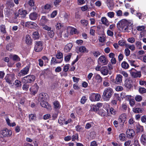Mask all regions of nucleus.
<instances>
[{"label":"nucleus","instance_id":"obj_1","mask_svg":"<svg viewBox=\"0 0 146 146\" xmlns=\"http://www.w3.org/2000/svg\"><path fill=\"white\" fill-rule=\"evenodd\" d=\"M133 24L130 21H127L125 19H123L119 21L117 24V27L122 31H129V27L131 26Z\"/></svg>","mask_w":146,"mask_h":146},{"label":"nucleus","instance_id":"obj_2","mask_svg":"<svg viewBox=\"0 0 146 146\" xmlns=\"http://www.w3.org/2000/svg\"><path fill=\"white\" fill-rule=\"evenodd\" d=\"M113 93V90L110 88H108L104 90L102 97L105 101H108Z\"/></svg>","mask_w":146,"mask_h":146},{"label":"nucleus","instance_id":"obj_3","mask_svg":"<svg viewBox=\"0 0 146 146\" xmlns=\"http://www.w3.org/2000/svg\"><path fill=\"white\" fill-rule=\"evenodd\" d=\"M12 134V131L6 128H4L0 130V138H8L11 137Z\"/></svg>","mask_w":146,"mask_h":146},{"label":"nucleus","instance_id":"obj_4","mask_svg":"<svg viewBox=\"0 0 146 146\" xmlns=\"http://www.w3.org/2000/svg\"><path fill=\"white\" fill-rule=\"evenodd\" d=\"M35 79V76L29 75L23 77L22 79V81L25 83H30L34 82Z\"/></svg>","mask_w":146,"mask_h":146},{"label":"nucleus","instance_id":"obj_5","mask_svg":"<svg viewBox=\"0 0 146 146\" xmlns=\"http://www.w3.org/2000/svg\"><path fill=\"white\" fill-rule=\"evenodd\" d=\"M100 98L101 96L99 94L95 93L91 94L89 97L90 100L92 102L99 101Z\"/></svg>","mask_w":146,"mask_h":146},{"label":"nucleus","instance_id":"obj_6","mask_svg":"<svg viewBox=\"0 0 146 146\" xmlns=\"http://www.w3.org/2000/svg\"><path fill=\"white\" fill-rule=\"evenodd\" d=\"M35 45L34 49L36 52H39L41 51L43 48V43L41 41L35 42Z\"/></svg>","mask_w":146,"mask_h":146},{"label":"nucleus","instance_id":"obj_7","mask_svg":"<svg viewBox=\"0 0 146 146\" xmlns=\"http://www.w3.org/2000/svg\"><path fill=\"white\" fill-rule=\"evenodd\" d=\"M130 71L131 76L134 78H140L141 76V72L137 71L134 68H131Z\"/></svg>","mask_w":146,"mask_h":146},{"label":"nucleus","instance_id":"obj_8","mask_svg":"<svg viewBox=\"0 0 146 146\" xmlns=\"http://www.w3.org/2000/svg\"><path fill=\"white\" fill-rule=\"evenodd\" d=\"M6 82L9 85H12L15 79L13 76L10 75L6 76L5 78Z\"/></svg>","mask_w":146,"mask_h":146},{"label":"nucleus","instance_id":"obj_9","mask_svg":"<svg viewBox=\"0 0 146 146\" xmlns=\"http://www.w3.org/2000/svg\"><path fill=\"white\" fill-rule=\"evenodd\" d=\"M39 87L36 83L34 84L30 88L31 93L33 95H35L37 92Z\"/></svg>","mask_w":146,"mask_h":146},{"label":"nucleus","instance_id":"obj_10","mask_svg":"<svg viewBox=\"0 0 146 146\" xmlns=\"http://www.w3.org/2000/svg\"><path fill=\"white\" fill-rule=\"evenodd\" d=\"M25 26L30 28H35L37 26V25L35 22L28 21L25 23Z\"/></svg>","mask_w":146,"mask_h":146},{"label":"nucleus","instance_id":"obj_11","mask_svg":"<svg viewBox=\"0 0 146 146\" xmlns=\"http://www.w3.org/2000/svg\"><path fill=\"white\" fill-rule=\"evenodd\" d=\"M132 81L130 78H127L125 81L124 85L125 87L130 89L132 87Z\"/></svg>","mask_w":146,"mask_h":146},{"label":"nucleus","instance_id":"obj_12","mask_svg":"<svg viewBox=\"0 0 146 146\" xmlns=\"http://www.w3.org/2000/svg\"><path fill=\"white\" fill-rule=\"evenodd\" d=\"M127 137L129 138L133 137L135 135V132L132 129H129L126 131Z\"/></svg>","mask_w":146,"mask_h":146},{"label":"nucleus","instance_id":"obj_13","mask_svg":"<svg viewBox=\"0 0 146 146\" xmlns=\"http://www.w3.org/2000/svg\"><path fill=\"white\" fill-rule=\"evenodd\" d=\"M30 66H29L25 67L21 70L20 72V74L22 76H24L27 74L29 72Z\"/></svg>","mask_w":146,"mask_h":146},{"label":"nucleus","instance_id":"obj_14","mask_svg":"<svg viewBox=\"0 0 146 146\" xmlns=\"http://www.w3.org/2000/svg\"><path fill=\"white\" fill-rule=\"evenodd\" d=\"M98 61L99 63L105 64L107 63V60L106 57L104 56H101L98 59Z\"/></svg>","mask_w":146,"mask_h":146},{"label":"nucleus","instance_id":"obj_15","mask_svg":"<svg viewBox=\"0 0 146 146\" xmlns=\"http://www.w3.org/2000/svg\"><path fill=\"white\" fill-rule=\"evenodd\" d=\"M39 102H40V104L42 107L46 108L48 110L51 109V106L48 104L46 101L42 100V101H41Z\"/></svg>","mask_w":146,"mask_h":146},{"label":"nucleus","instance_id":"obj_16","mask_svg":"<svg viewBox=\"0 0 146 146\" xmlns=\"http://www.w3.org/2000/svg\"><path fill=\"white\" fill-rule=\"evenodd\" d=\"M63 54L59 51H57L56 57L60 63L63 60Z\"/></svg>","mask_w":146,"mask_h":146},{"label":"nucleus","instance_id":"obj_17","mask_svg":"<svg viewBox=\"0 0 146 146\" xmlns=\"http://www.w3.org/2000/svg\"><path fill=\"white\" fill-rule=\"evenodd\" d=\"M47 96L44 93H41L39 94L38 101V102L43 101H46L47 99Z\"/></svg>","mask_w":146,"mask_h":146},{"label":"nucleus","instance_id":"obj_18","mask_svg":"<svg viewBox=\"0 0 146 146\" xmlns=\"http://www.w3.org/2000/svg\"><path fill=\"white\" fill-rule=\"evenodd\" d=\"M100 72L102 75H107L108 73V69L106 66H103L101 68Z\"/></svg>","mask_w":146,"mask_h":146},{"label":"nucleus","instance_id":"obj_19","mask_svg":"<svg viewBox=\"0 0 146 146\" xmlns=\"http://www.w3.org/2000/svg\"><path fill=\"white\" fill-rule=\"evenodd\" d=\"M126 119V115L125 114H121L119 117L118 120L120 122L124 123Z\"/></svg>","mask_w":146,"mask_h":146},{"label":"nucleus","instance_id":"obj_20","mask_svg":"<svg viewBox=\"0 0 146 146\" xmlns=\"http://www.w3.org/2000/svg\"><path fill=\"white\" fill-rule=\"evenodd\" d=\"M72 46V44L71 43L67 44L65 46L64 48V51L66 52H69Z\"/></svg>","mask_w":146,"mask_h":146},{"label":"nucleus","instance_id":"obj_21","mask_svg":"<svg viewBox=\"0 0 146 146\" xmlns=\"http://www.w3.org/2000/svg\"><path fill=\"white\" fill-rule=\"evenodd\" d=\"M37 17V14L35 12H33L31 13L29 15V18L32 20H36Z\"/></svg>","mask_w":146,"mask_h":146},{"label":"nucleus","instance_id":"obj_22","mask_svg":"<svg viewBox=\"0 0 146 146\" xmlns=\"http://www.w3.org/2000/svg\"><path fill=\"white\" fill-rule=\"evenodd\" d=\"M48 21V20L45 16H42L40 20V25L42 26L45 25Z\"/></svg>","mask_w":146,"mask_h":146},{"label":"nucleus","instance_id":"obj_23","mask_svg":"<svg viewBox=\"0 0 146 146\" xmlns=\"http://www.w3.org/2000/svg\"><path fill=\"white\" fill-rule=\"evenodd\" d=\"M122 76L120 74H117L115 78V83L119 84L121 83L122 81Z\"/></svg>","mask_w":146,"mask_h":146},{"label":"nucleus","instance_id":"obj_24","mask_svg":"<svg viewBox=\"0 0 146 146\" xmlns=\"http://www.w3.org/2000/svg\"><path fill=\"white\" fill-rule=\"evenodd\" d=\"M141 141L143 145H145L146 144V135L145 134L142 135L141 139Z\"/></svg>","mask_w":146,"mask_h":146},{"label":"nucleus","instance_id":"obj_25","mask_svg":"<svg viewBox=\"0 0 146 146\" xmlns=\"http://www.w3.org/2000/svg\"><path fill=\"white\" fill-rule=\"evenodd\" d=\"M6 122L8 125L10 127H13L16 125V123L15 122H13L11 123H10V120L8 117H6Z\"/></svg>","mask_w":146,"mask_h":146},{"label":"nucleus","instance_id":"obj_26","mask_svg":"<svg viewBox=\"0 0 146 146\" xmlns=\"http://www.w3.org/2000/svg\"><path fill=\"white\" fill-rule=\"evenodd\" d=\"M95 78L98 83H100L102 82V78L99 74H97L96 75Z\"/></svg>","mask_w":146,"mask_h":146},{"label":"nucleus","instance_id":"obj_27","mask_svg":"<svg viewBox=\"0 0 146 146\" xmlns=\"http://www.w3.org/2000/svg\"><path fill=\"white\" fill-rule=\"evenodd\" d=\"M79 51L81 52L87 53L88 50L84 46H81L79 48Z\"/></svg>","mask_w":146,"mask_h":146},{"label":"nucleus","instance_id":"obj_28","mask_svg":"<svg viewBox=\"0 0 146 146\" xmlns=\"http://www.w3.org/2000/svg\"><path fill=\"white\" fill-rule=\"evenodd\" d=\"M19 14L22 17L24 18L27 13V11L25 10H20Z\"/></svg>","mask_w":146,"mask_h":146},{"label":"nucleus","instance_id":"obj_29","mask_svg":"<svg viewBox=\"0 0 146 146\" xmlns=\"http://www.w3.org/2000/svg\"><path fill=\"white\" fill-rule=\"evenodd\" d=\"M101 21L103 24L107 26L108 25V21L106 17H102L101 19Z\"/></svg>","mask_w":146,"mask_h":146},{"label":"nucleus","instance_id":"obj_30","mask_svg":"<svg viewBox=\"0 0 146 146\" xmlns=\"http://www.w3.org/2000/svg\"><path fill=\"white\" fill-rule=\"evenodd\" d=\"M51 64H55L60 63L57 59L55 57H52L51 60Z\"/></svg>","mask_w":146,"mask_h":146},{"label":"nucleus","instance_id":"obj_31","mask_svg":"<svg viewBox=\"0 0 146 146\" xmlns=\"http://www.w3.org/2000/svg\"><path fill=\"white\" fill-rule=\"evenodd\" d=\"M121 66L123 68L125 69H127L128 68L129 66L128 63L125 61H123L122 63Z\"/></svg>","mask_w":146,"mask_h":146},{"label":"nucleus","instance_id":"obj_32","mask_svg":"<svg viewBox=\"0 0 146 146\" xmlns=\"http://www.w3.org/2000/svg\"><path fill=\"white\" fill-rule=\"evenodd\" d=\"M0 30L1 32L3 34H6V31L5 27L4 25H1L0 27Z\"/></svg>","mask_w":146,"mask_h":146},{"label":"nucleus","instance_id":"obj_33","mask_svg":"<svg viewBox=\"0 0 146 146\" xmlns=\"http://www.w3.org/2000/svg\"><path fill=\"white\" fill-rule=\"evenodd\" d=\"M119 140L121 141H124L125 140V135L124 133L120 134L119 137Z\"/></svg>","mask_w":146,"mask_h":146},{"label":"nucleus","instance_id":"obj_34","mask_svg":"<svg viewBox=\"0 0 146 146\" xmlns=\"http://www.w3.org/2000/svg\"><path fill=\"white\" fill-rule=\"evenodd\" d=\"M25 42L27 44H30L31 42V37L29 35H27L25 37Z\"/></svg>","mask_w":146,"mask_h":146},{"label":"nucleus","instance_id":"obj_35","mask_svg":"<svg viewBox=\"0 0 146 146\" xmlns=\"http://www.w3.org/2000/svg\"><path fill=\"white\" fill-rule=\"evenodd\" d=\"M14 84L15 86V88H18L21 86V82L18 80H16L15 81Z\"/></svg>","mask_w":146,"mask_h":146},{"label":"nucleus","instance_id":"obj_36","mask_svg":"<svg viewBox=\"0 0 146 146\" xmlns=\"http://www.w3.org/2000/svg\"><path fill=\"white\" fill-rule=\"evenodd\" d=\"M33 37L34 39H37L39 37V35L37 32H35L33 34Z\"/></svg>","mask_w":146,"mask_h":146},{"label":"nucleus","instance_id":"obj_37","mask_svg":"<svg viewBox=\"0 0 146 146\" xmlns=\"http://www.w3.org/2000/svg\"><path fill=\"white\" fill-rule=\"evenodd\" d=\"M62 26V24L59 22H58L55 25V27L56 30H59L60 29Z\"/></svg>","mask_w":146,"mask_h":146},{"label":"nucleus","instance_id":"obj_38","mask_svg":"<svg viewBox=\"0 0 146 146\" xmlns=\"http://www.w3.org/2000/svg\"><path fill=\"white\" fill-rule=\"evenodd\" d=\"M133 111L134 112L136 113H139L140 112L141 113L142 112L141 109L139 108H133Z\"/></svg>","mask_w":146,"mask_h":146},{"label":"nucleus","instance_id":"obj_39","mask_svg":"<svg viewBox=\"0 0 146 146\" xmlns=\"http://www.w3.org/2000/svg\"><path fill=\"white\" fill-rule=\"evenodd\" d=\"M105 80L104 81L103 84L105 86H108L110 85V83L108 82V80L107 78H104Z\"/></svg>","mask_w":146,"mask_h":146},{"label":"nucleus","instance_id":"obj_40","mask_svg":"<svg viewBox=\"0 0 146 146\" xmlns=\"http://www.w3.org/2000/svg\"><path fill=\"white\" fill-rule=\"evenodd\" d=\"M72 140L73 141H75L76 140H78V136L77 133L73 135L72 137Z\"/></svg>","mask_w":146,"mask_h":146},{"label":"nucleus","instance_id":"obj_41","mask_svg":"<svg viewBox=\"0 0 146 146\" xmlns=\"http://www.w3.org/2000/svg\"><path fill=\"white\" fill-rule=\"evenodd\" d=\"M12 59L13 60L18 61H20V58L17 55H14L12 56Z\"/></svg>","mask_w":146,"mask_h":146},{"label":"nucleus","instance_id":"obj_42","mask_svg":"<svg viewBox=\"0 0 146 146\" xmlns=\"http://www.w3.org/2000/svg\"><path fill=\"white\" fill-rule=\"evenodd\" d=\"M48 34L50 38H52L54 37V33L53 30H50V31H49L48 32Z\"/></svg>","mask_w":146,"mask_h":146},{"label":"nucleus","instance_id":"obj_43","mask_svg":"<svg viewBox=\"0 0 146 146\" xmlns=\"http://www.w3.org/2000/svg\"><path fill=\"white\" fill-rule=\"evenodd\" d=\"M98 114L102 117L106 115L105 111L102 109H100L98 112Z\"/></svg>","mask_w":146,"mask_h":146},{"label":"nucleus","instance_id":"obj_44","mask_svg":"<svg viewBox=\"0 0 146 146\" xmlns=\"http://www.w3.org/2000/svg\"><path fill=\"white\" fill-rule=\"evenodd\" d=\"M145 27L144 26H138L136 27V29L138 31H141L144 30L145 29Z\"/></svg>","mask_w":146,"mask_h":146},{"label":"nucleus","instance_id":"obj_45","mask_svg":"<svg viewBox=\"0 0 146 146\" xmlns=\"http://www.w3.org/2000/svg\"><path fill=\"white\" fill-rule=\"evenodd\" d=\"M135 99L137 102H140L142 100V98L140 95H137L135 98Z\"/></svg>","mask_w":146,"mask_h":146},{"label":"nucleus","instance_id":"obj_46","mask_svg":"<svg viewBox=\"0 0 146 146\" xmlns=\"http://www.w3.org/2000/svg\"><path fill=\"white\" fill-rule=\"evenodd\" d=\"M29 117L30 121L36 119V116L35 115L30 114L29 115Z\"/></svg>","mask_w":146,"mask_h":146},{"label":"nucleus","instance_id":"obj_47","mask_svg":"<svg viewBox=\"0 0 146 146\" xmlns=\"http://www.w3.org/2000/svg\"><path fill=\"white\" fill-rule=\"evenodd\" d=\"M107 5L110 9H111L113 7V3L112 1L109 2L108 0L107 3Z\"/></svg>","mask_w":146,"mask_h":146},{"label":"nucleus","instance_id":"obj_48","mask_svg":"<svg viewBox=\"0 0 146 146\" xmlns=\"http://www.w3.org/2000/svg\"><path fill=\"white\" fill-rule=\"evenodd\" d=\"M62 15L64 20L66 21H68L69 17V15L66 13H64L62 14Z\"/></svg>","mask_w":146,"mask_h":146},{"label":"nucleus","instance_id":"obj_49","mask_svg":"<svg viewBox=\"0 0 146 146\" xmlns=\"http://www.w3.org/2000/svg\"><path fill=\"white\" fill-rule=\"evenodd\" d=\"M43 29L46 30L48 31L51 30V28L45 25H44L42 26Z\"/></svg>","mask_w":146,"mask_h":146},{"label":"nucleus","instance_id":"obj_50","mask_svg":"<svg viewBox=\"0 0 146 146\" xmlns=\"http://www.w3.org/2000/svg\"><path fill=\"white\" fill-rule=\"evenodd\" d=\"M71 54H69L64 57V60L66 62L69 61L71 56Z\"/></svg>","mask_w":146,"mask_h":146},{"label":"nucleus","instance_id":"obj_51","mask_svg":"<svg viewBox=\"0 0 146 146\" xmlns=\"http://www.w3.org/2000/svg\"><path fill=\"white\" fill-rule=\"evenodd\" d=\"M136 131L137 133L143 131V128L142 126L137 125L136 127Z\"/></svg>","mask_w":146,"mask_h":146},{"label":"nucleus","instance_id":"obj_52","mask_svg":"<svg viewBox=\"0 0 146 146\" xmlns=\"http://www.w3.org/2000/svg\"><path fill=\"white\" fill-rule=\"evenodd\" d=\"M87 100V98L85 96H82L81 99L80 103L82 104H84L86 102Z\"/></svg>","mask_w":146,"mask_h":146},{"label":"nucleus","instance_id":"obj_53","mask_svg":"<svg viewBox=\"0 0 146 146\" xmlns=\"http://www.w3.org/2000/svg\"><path fill=\"white\" fill-rule=\"evenodd\" d=\"M91 110L94 111H97L98 110V108L96 105H93L91 107Z\"/></svg>","mask_w":146,"mask_h":146},{"label":"nucleus","instance_id":"obj_54","mask_svg":"<svg viewBox=\"0 0 146 146\" xmlns=\"http://www.w3.org/2000/svg\"><path fill=\"white\" fill-rule=\"evenodd\" d=\"M70 33L72 35L76 34L77 33V30L74 28L71 27Z\"/></svg>","mask_w":146,"mask_h":146},{"label":"nucleus","instance_id":"obj_55","mask_svg":"<svg viewBox=\"0 0 146 146\" xmlns=\"http://www.w3.org/2000/svg\"><path fill=\"white\" fill-rule=\"evenodd\" d=\"M54 108H59L60 106L59 102L58 101H55L54 103Z\"/></svg>","mask_w":146,"mask_h":146},{"label":"nucleus","instance_id":"obj_56","mask_svg":"<svg viewBox=\"0 0 146 146\" xmlns=\"http://www.w3.org/2000/svg\"><path fill=\"white\" fill-rule=\"evenodd\" d=\"M136 45L137 47L139 49H140L141 48V42L137 41L136 42Z\"/></svg>","mask_w":146,"mask_h":146},{"label":"nucleus","instance_id":"obj_57","mask_svg":"<svg viewBox=\"0 0 146 146\" xmlns=\"http://www.w3.org/2000/svg\"><path fill=\"white\" fill-rule=\"evenodd\" d=\"M29 87V84H25L23 85L22 88L23 90L27 91L28 90Z\"/></svg>","mask_w":146,"mask_h":146},{"label":"nucleus","instance_id":"obj_58","mask_svg":"<svg viewBox=\"0 0 146 146\" xmlns=\"http://www.w3.org/2000/svg\"><path fill=\"white\" fill-rule=\"evenodd\" d=\"M139 91L140 93L143 94L146 92V90L144 88L141 87L139 88Z\"/></svg>","mask_w":146,"mask_h":146},{"label":"nucleus","instance_id":"obj_59","mask_svg":"<svg viewBox=\"0 0 146 146\" xmlns=\"http://www.w3.org/2000/svg\"><path fill=\"white\" fill-rule=\"evenodd\" d=\"M124 53L126 56H128L129 55L130 52L128 48H126L125 50Z\"/></svg>","mask_w":146,"mask_h":146},{"label":"nucleus","instance_id":"obj_60","mask_svg":"<svg viewBox=\"0 0 146 146\" xmlns=\"http://www.w3.org/2000/svg\"><path fill=\"white\" fill-rule=\"evenodd\" d=\"M126 46L127 48L130 49L131 50H135V47L133 45H130L129 44H127Z\"/></svg>","mask_w":146,"mask_h":146},{"label":"nucleus","instance_id":"obj_61","mask_svg":"<svg viewBox=\"0 0 146 146\" xmlns=\"http://www.w3.org/2000/svg\"><path fill=\"white\" fill-rule=\"evenodd\" d=\"M69 65H70L69 64H67L64 67L63 71L65 72H67L69 69Z\"/></svg>","mask_w":146,"mask_h":146},{"label":"nucleus","instance_id":"obj_62","mask_svg":"<svg viewBox=\"0 0 146 146\" xmlns=\"http://www.w3.org/2000/svg\"><path fill=\"white\" fill-rule=\"evenodd\" d=\"M114 13L113 12H110L107 13L108 16L110 18H112L114 17Z\"/></svg>","mask_w":146,"mask_h":146},{"label":"nucleus","instance_id":"obj_63","mask_svg":"<svg viewBox=\"0 0 146 146\" xmlns=\"http://www.w3.org/2000/svg\"><path fill=\"white\" fill-rule=\"evenodd\" d=\"M135 101L133 99H130L129 100V104L131 106L133 107L135 104Z\"/></svg>","mask_w":146,"mask_h":146},{"label":"nucleus","instance_id":"obj_64","mask_svg":"<svg viewBox=\"0 0 146 146\" xmlns=\"http://www.w3.org/2000/svg\"><path fill=\"white\" fill-rule=\"evenodd\" d=\"M93 54L94 56L96 57H97L98 56H100V53L98 51H95L93 52Z\"/></svg>","mask_w":146,"mask_h":146}]
</instances>
